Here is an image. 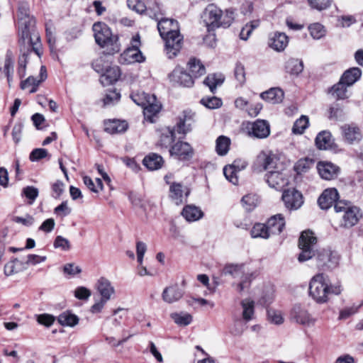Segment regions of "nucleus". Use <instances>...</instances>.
Returning a JSON list of instances; mask_svg holds the SVG:
<instances>
[{"label": "nucleus", "mask_w": 363, "mask_h": 363, "mask_svg": "<svg viewBox=\"0 0 363 363\" xmlns=\"http://www.w3.org/2000/svg\"><path fill=\"white\" fill-rule=\"evenodd\" d=\"M39 84V81L36 78L30 76L24 81L21 82V88L22 89H26L30 86H32L31 89L30 90V93H35L37 91V88Z\"/></svg>", "instance_id": "56"}, {"label": "nucleus", "mask_w": 363, "mask_h": 363, "mask_svg": "<svg viewBox=\"0 0 363 363\" xmlns=\"http://www.w3.org/2000/svg\"><path fill=\"white\" fill-rule=\"evenodd\" d=\"M188 67L191 75L195 79L206 74V68L199 60L191 58L188 62Z\"/></svg>", "instance_id": "33"}, {"label": "nucleus", "mask_w": 363, "mask_h": 363, "mask_svg": "<svg viewBox=\"0 0 363 363\" xmlns=\"http://www.w3.org/2000/svg\"><path fill=\"white\" fill-rule=\"evenodd\" d=\"M265 180L271 188L277 190L282 189L289 182L286 175L279 169L269 171L265 174Z\"/></svg>", "instance_id": "13"}, {"label": "nucleus", "mask_w": 363, "mask_h": 363, "mask_svg": "<svg viewBox=\"0 0 363 363\" xmlns=\"http://www.w3.org/2000/svg\"><path fill=\"white\" fill-rule=\"evenodd\" d=\"M317 238L314 233L308 230L302 232L298 240V247L301 252L298 255V260L303 262L309 260L315 255V246Z\"/></svg>", "instance_id": "5"}, {"label": "nucleus", "mask_w": 363, "mask_h": 363, "mask_svg": "<svg viewBox=\"0 0 363 363\" xmlns=\"http://www.w3.org/2000/svg\"><path fill=\"white\" fill-rule=\"evenodd\" d=\"M58 322L63 326L74 327L79 323V318L70 311L62 313L57 318Z\"/></svg>", "instance_id": "39"}, {"label": "nucleus", "mask_w": 363, "mask_h": 363, "mask_svg": "<svg viewBox=\"0 0 363 363\" xmlns=\"http://www.w3.org/2000/svg\"><path fill=\"white\" fill-rule=\"evenodd\" d=\"M121 72L118 66L108 67L101 74L100 81L104 85H109L116 82L120 78Z\"/></svg>", "instance_id": "27"}, {"label": "nucleus", "mask_w": 363, "mask_h": 363, "mask_svg": "<svg viewBox=\"0 0 363 363\" xmlns=\"http://www.w3.org/2000/svg\"><path fill=\"white\" fill-rule=\"evenodd\" d=\"M258 160L263 168L268 172L273 169H279V159L275 154L271 152H262L258 156Z\"/></svg>", "instance_id": "24"}, {"label": "nucleus", "mask_w": 363, "mask_h": 363, "mask_svg": "<svg viewBox=\"0 0 363 363\" xmlns=\"http://www.w3.org/2000/svg\"><path fill=\"white\" fill-rule=\"evenodd\" d=\"M338 199L337 189H327L321 194L318 199L319 206L322 209H328Z\"/></svg>", "instance_id": "21"}, {"label": "nucleus", "mask_w": 363, "mask_h": 363, "mask_svg": "<svg viewBox=\"0 0 363 363\" xmlns=\"http://www.w3.org/2000/svg\"><path fill=\"white\" fill-rule=\"evenodd\" d=\"M347 84H345L340 79V82L335 84L331 90L330 93L332 96H333L337 99H345L347 98Z\"/></svg>", "instance_id": "45"}, {"label": "nucleus", "mask_w": 363, "mask_h": 363, "mask_svg": "<svg viewBox=\"0 0 363 363\" xmlns=\"http://www.w3.org/2000/svg\"><path fill=\"white\" fill-rule=\"evenodd\" d=\"M182 215L188 222H194L201 219L203 216V213L196 206L187 205L183 208Z\"/></svg>", "instance_id": "29"}, {"label": "nucleus", "mask_w": 363, "mask_h": 363, "mask_svg": "<svg viewBox=\"0 0 363 363\" xmlns=\"http://www.w3.org/2000/svg\"><path fill=\"white\" fill-rule=\"evenodd\" d=\"M121 94L116 91H109L102 99L103 106H110L116 104L120 100Z\"/></svg>", "instance_id": "52"}, {"label": "nucleus", "mask_w": 363, "mask_h": 363, "mask_svg": "<svg viewBox=\"0 0 363 363\" xmlns=\"http://www.w3.org/2000/svg\"><path fill=\"white\" fill-rule=\"evenodd\" d=\"M250 234L253 238L267 239L270 237L266 224L262 223H256L252 228Z\"/></svg>", "instance_id": "47"}, {"label": "nucleus", "mask_w": 363, "mask_h": 363, "mask_svg": "<svg viewBox=\"0 0 363 363\" xmlns=\"http://www.w3.org/2000/svg\"><path fill=\"white\" fill-rule=\"evenodd\" d=\"M308 30L311 37L315 40H319L324 37L326 34V30L325 27L319 23L311 24L308 26Z\"/></svg>", "instance_id": "48"}, {"label": "nucleus", "mask_w": 363, "mask_h": 363, "mask_svg": "<svg viewBox=\"0 0 363 363\" xmlns=\"http://www.w3.org/2000/svg\"><path fill=\"white\" fill-rule=\"evenodd\" d=\"M54 247L55 248H60L64 251H67L70 249L71 245L67 239L61 235H58L54 241Z\"/></svg>", "instance_id": "61"}, {"label": "nucleus", "mask_w": 363, "mask_h": 363, "mask_svg": "<svg viewBox=\"0 0 363 363\" xmlns=\"http://www.w3.org/2000/svg\"><path fill=\"white\" fill-rule=\"evenodd\" d=\"M285 69L290 74L298 75L303 69V63L298 59L291 58L286 62Z\"/></svg>", "instance_id": "40"}, {"label": "nucleus", "mask_w": 363, "mask_h": 363, "mask_svg": "<svg viewBox=\"0 0 363 363\" xmlns=\"http://www.w3.org/2000/svg\"><path fill=\"white\" fill-rule=\"evenodd\" d=\"M257 199L255 195L247 194L242 198L241 203L246 211H252L257 205Z\"/></svg>", "instance_id": "55"}, {"label": "nucleus", "mask_w": 363, "mask_h": 363, "mask_svg": "<svg viewBox=\"0 0 363 363\" xmlns=\"http://www.w3.org/2000/svg\"><path fill=\"white\" fill-rule=\"evenodd\" d=\"M269 235H278L281 233L285 225L283 216L280 213L270 217L266 223Z\"/></svg>", "instance_id": "23"}, {"label": "nucleus", "mask_w": 363, "mask_h": 363, "mask_svg": "<svg viewBox=\"0 0 363 363\" xmlns=\"http://www.w3.org/2000/svg\"><path fill=\"white\" fill-rule=\"evenodd\" d=\"M288 43L287 35L284 33L277 32L269 38V45L270 48L277 51H282L286 48Z\"/></svg>", "instance_id": "28"}, {"label": "nucleus", "mask_w": 363, "mask_h": 363, "mask_svg": "<svg viewBox=\"0 0 363 363\" xmlns=\"http://www.w3.org/2000/svg\"><path fill=\"white\" fill-rule=\"evenodd\" d=\"M362 217V213L359 208L352 206L343 214L340 225L350 228L357 225Z\"/></svg>", "instance_id": "16"}, {"label": "nucleus", "mask_w": 363, "mask_h": 363, "mask_svg": "<svg viewBox=\"0 0 363 363\" xmlns=\"http://www.w3.org/2000/svg\"><path fill=\"white\" fill-rule=\"evenodd\" d=\"M96 43L101 48H107L112 53L118 52L121 45L117 35L112 34L110 28L104 23L97 22L92 27Z\"/></svg>", "instance_id": "4"}, {"label": "nucleus", "mask_w": 363, "mask_h": 363, "mask_svg": "<svg viewBox=\"0 0 363 363\" xmlns=\"http://www.w3.org/2000/svg\"><path fill=\"white\" fill-rule=\"evenodd\" d=\"M92 67L96 72L103 74L108 67V63L104 57H99L92 62Z\"/></svg>", "instance_id": "58"}, {"label": "nucleus", "mask_w": 363, "mask_h": 363, "mask_svg": "<svg viewBox=\"0 0 363 363\" xmlns=\"http://www.w3.org/2000/svg\"><path fill=\"white\" fill-rule=\"evenodd\" d=\"M245 164H243L241 168H239L235 164V162L230 165L225 166L223 168V174L225 178L232 184H237L238 182V172L240 171L241 169L245 167Z\"/></svg>", "instance_id": "36"}, {"label": "nucleus", "mask_w": 363, "mask_h": 363, "mask_svg": "<svg viewBox=\"0 0 363 363\" xmlns=\"http://www.w3.org/2000/svg\"><path fill=\"white\" fill-rule=\"evenodd\" d=\"M260 97L271 104H278L282 101L284 92L279 88H272L267 91L262 92Z\"/></svg>", "instance_id": "30"}, {"label": "nucleus", "mask_w": 363, "mask_h": 363, "mask_svg": "<svg viewBox=\"0 0 363 363\" xmlns=\"http://www.w3.org/2000/svg\"><path fill=\"white\" fill-rule=\"evenodd\" d=\"M309 124V118L306 116H301L297 119L292 128V132L294 134H302L304 130L308 128Z\"/></svg>", "instance_id": "49"}, {"label": "nucleus", "mask_w": 363, "mask_h": 363, "mask_svg": "<svg viewBox=\"0 0 363 363\" xmlns=\"http://www.w3.org/2000/svg\"><path fill=\"white\" fill-rule=\"evenodd\" d=\"M128 7L138 13H143L146 10L145 4L140 0H127Z\"/></svg>", "instance_id": "59"}, {"label": "nucleus", "mask_w": 363, "mask_h": 363, "mask_svg": "<svg viewBox=\"0 0 363 363\" xmlns=\"http://www.w3.org/2000/svg\"><path fill=\"white\" fill-rule=\"evenodd\" d=\"M316 167L320 177L325 180L335 179L340 172V168L330 162L320 161Z\"/></svg>", "instance_id": "17"}, {"label": "nucleus", "mask_w": 363, "mask_h": 363, "mask_svg": "<svg viewBox=\"0 0 363 363\" xmlns=\"http://www.w3.org/2000/svg\"><path fill=\"white\" fill-rule=\"evenodd\" d=\"M13 73V62L10 55L7 54L4 62V69H2V68L0 67V79L4 76L6 77L9 85L11 86Z\"/></svg>", "instance_id": "41"}, {"label": "nucleus", "mask_w": 363, "mask_h": 363, "mask_svg": "<svg viewBox=\"0 0 363 363\" xmlns=\"http://www.w3.org/2000/svg\"><path fill=\"white\" fill-rule=\"evenodd\" d=\"M201 103L210 109L218 108L222 105V101L216 96L203 98Z\"/></svg>", "instance_id": "53"}, {"label": "nucleus", "mask_w": 363, "mask_h": 363, "mask_svg": "<svg viewBox=\"0 0 363 363\" xmlns=\"http://www.w3.org/2000/svg\"><path fill=\"white\" fill-rule=\"evenodd\" d=\"M201 18L208 30L220 26L229 27L234 19L233 12L226 10L224 13L216 5L208 4L204 9Z\"/></svg>", "instance_id": "2"}, {"label": "nucleus", "mask_w": 363, "mask_h": 363, "mask_svg": "<svg viewBox=\"0 0 363 363\" xmlns=\"http://www.w3.org/2000/svg\"><path fill=\"white\" fill-rule=\"evenodd\" d=\"M148 99L143 107V113L145 117L152 122V117L160 112L161 104L157 101L155 95H151Z\"/></svg>", "instance_id": "26"}, {"label": "nucleus", "mask_w": 363, "mask_h": 363, "mask_svg": "<svg viewBox=\"0 0 363 363\" xmlns=\"http://www.w3.org/2000/svg\"><path fill=\"white\" fill-rule=\"evenodd\" d=\"M340 130L344 141L348 144H354L362 139L361 130L354 123L345 124L341 126Z\"/></svg>", "instance_id": "15"}, {"label": "nucleus", "mask_w": 363, "mask_h": 363, "mask_svg": "<svg viewBox=\"0 0 363 363\" xmlns=\"http://www.w3.org/2000/svg\"><path fill=\"white\" fill-rule=\"evenodd\" d=\"M267 317L270 323L280 325L284 322V318L281 311L269 308L267 310Z\"/></svg>", "instance_id": "54"}, {"label": "nucleus", "mask_w": 363, "mask_h": 363, "mask_svg": "<svg viewBox=\"0 0 363 363\" xmlns=\"http://www.w3.org/2000/svg\"><path fill=\"white\" fill-rule=\"evenodd\" d=\"M249 135L253 138L264 139L270 135V125L267 121L257 119L250 124Z\"/></svg>", "instance_id": "12"}, {"label": "nucleus", "mask_w": 363, "mask_h": 363, "mask_svg": "<svg viewBox=\"0 0 363 363\" xmlns=\"http://www.w3.org/2000/svg\"><path fill=\"white\" fill-rule=\"evenodd\" d=\"M330 281L327 275L319 273L313 277L309 284V294L317 303H322L328 301L330 294H338L340 293V287L330 286Z\"/></svg>", "instance_id": "3"}, {"label": "nucleus", "mask_w": 363, "mask_h": 363, "mask_svg": "<svg viewBox=\"0 0 363 363\" xmlns=\"http://www.w3.org/2000/svg\"><path fill=\"white\" fill-rule=\"evenodd\" d=\"M184 295L183 289L177 284H173L166 287L162 294L164 301L172 303L179 301Z\"/></svg>", "instance_id": "22"}, {"label": "nucleus", "mask_w": 363, "mask_h": 363, "mask_svg": "<svg viewBox=\"0 0 363 363\" xmlns=\"http://www.w3.org/2000/svg\"><path fill=\"white\" fill-rule=\"evenodd\" d=\"M127 128L128 124L125 121L112 120L105 123L104 130L110 134H118L125 132Z\"/></svg>", "instance_id": "32"}, {"label": "nucleus", "mask_w": 363, "mask_h": 363, "mask_svg": "<svg viewBox=\"0 0 363 363\" xmlns=\"http://www.w3.org/2000/svg\"><path fill=\"white\" fill-rule=\"evenodd\" d=\"M140 44V36L136 35L132 38L131 46L118 57V62L122 65H129L144 62L145 57L139 49Z\"/></svg>", "instance_id": "6"}, {"label": "nucleus", "mask_w": 363, "mask_h": 363, "mask_svg": "<svg viewBox=\"0 0 363 363\" xmlns=\"http://www.w3.org/2000/svg\"><path fill=\"white\" fill-rule=\"evenodd\" d=\"M316 262L318 268H330L337 264L336 257L330 250L323 249L316 252Z\"/></svg>", "instance_id": "20"}, {"label": "nucleus", "mask_w": 363, "mask_h": 363, "mask_svg": "<svg viewBox=\"0 0 363 363\" xmlns=\"http://www.w3.org/2000/svg\"><path fill=\"white\" fill-rule=\"evenodd\" d=\"M147 15L155 20H159V16L162 14L161 5L156 2H150L147 6H146V10Z\"/></svg>", "instance_id": "51"}, {"label": "nucleus", "mask_w": 363, "mask_h": 363, "mask_svg": "<svg viewBox=\"0 0 363 363\" xmlns=\"http://www.w3.org/2000/svg\"><path fill=\"white\" fill-rule=\"evenodd\" d=\"M18 28L20 43H27L29 48L40 43L39 34L35 30V21L30 16L29 5L22 1L18 6Z\"/></svg>", "instance_id": "1"}, {"label": "nucleus", "mask_w": 363, "mask_h": 363, "mask_svg": "<svg viewBox=\"0 0 363 363\" xmlns=\"http://www.w3.org/2000/svg\"><path fill=\"white\" fill-rule=\"evenodd\" d=\"M21 44L20 50L21 55H20L18 62V74L20 78H23L26 75V64L29 54L31 53L32 51H34L39 56L40 53L38 49V44L31 45L30 48L27 43Z\"/></svg>", "instance_id": "11"}, {"label": "nucleus", "mask_w": 363, "mask_h": 363, "mask_svg": "<svg viewBox=\"0 0 363 363\" xmlns=\"http://www.w3.org/2000/svg\"><path fill=\"white\" fill-rule=\"evenodd\" d=\"M96 288L101 298L107 301H109L115 294V289L111 281L104 277H101L98 280Z\"/></svg>", "instance_id": "25"}, {"label": "nucleus", "mask_w": 363, "mask_h": 363, "mask_svg": "<svg viewBox=\"0 0 363 363\" xmlns=\"http://www.w3.org/2000/svg\"><path fill=\"white\" fill-rule=\"evenodd\" d=\"M355 22L356 20L352 16H341L337 17V25L342 28H347Z\"/></svg>", "instance_id": "64"}, {"label": "nucleus", "mask_w": 363, "mask_h": 363, "mask_svg": "<svg viewBox=\"0 0 363 363\" xmlns=\"http://www.w3.org/2000/svg\"><path fill=\"white\" fill-rule=\"evenodd\" d=\"M333 144V137L329 131H321L315 138V145L320 150L329 149L332 147Z\"/></svg>", "instance_id": "31"}, {"label": "nucleus", "mask_w": 363, "mask_h": 363, "mask_svg": "<svg viewBox=\"0 0 363 363\" xmlns=\"http://www.w3.org/2000/svg\"><path fill=\"white\" fill-rule=\"evenodd\" d=\"M230 140L224 135L219 136L216 141V151L219 155H225L230 147Z\"/></svg>", "instance_id": "44"}, {"label": "nucleus", "mask_w": 363, "mask_h": 363, "mask_svg": "<svg viewBox=\"0 0 363 363\" xmlns=\"http://www.w3.org/2000/svg\"><path fill=\"white\" fill-rule=\"evenodd\" d=\"M247 323L241 319L235 320L230 329V334L233 336L240 337L247 328Z\"/></svg>", "instance_id": "50"}, {"label": "nucleus", "mask_w": 363, "mask_h": 363, "mask_svg": "<svg viewBox=\"0 0 363 363\" xmlns=\"http://www.w3.org/2000/svg\"><path fill=\"white\" fill-rule=\"evenodd\" d=\"M362 72L358 67L351 68L344 72L341 77V80L347 86H350L354 84L361 77Z\"/></svg>", "instance_id": "34"}, {"label": "nucleus", "mask_w": 363, "mask_h": 363, "mask_svg": "<svg viewBox=\"0 0 363 363\" xmlns=\"http://www.w3.org/2000/svg\"><path fill=\"white\" fill-rule=\"evenodd\" d=\"M169 152L172 156H174L180 160H189L193 157L194 154L191 145L183 141H179L173 145Z\"/></svg>", "instance_id": "10"}, {"label": "nucleus", "mask_w": 363, "mask_h": 363, "mask_svg": "<svg viewBox=\"0 0 363 363\" xmlns=\"http://www.w3.org/2000/svg\"><path fill=\"white\" fill-rule=\"evenodd\" d=\"M194 113L191 111H184L179 117V121L173 130H169V135L166 136L167 142L172 143L175 138V132L179 134L186 135L191 130V125Z\"/></svg>", "instance_id": "7"}, {"label": "nucleus", "mask_w": 363, "mask_h": 363, "mask_svg": "<svg viewBox=\"0 0 363 363\" xmlns=\"http://www.w3.org/2000/svg\"><path fill=\"white\" fill-rule=\"evenodd\" d=\"M259 26L258 21H251L250 23H247L244 26L240 33V38L242 40H247L252 30Z\"/></svg>", "instance_id": "57"}, {"label": "nucleus", "mask_w": 363, "mask_h": 363, "mask_svg": "<svg viewBox=\"0 0 363 363\" xmlns=\"http://www.w3.org/2000/svg\"><path fill=\"white\" fill-rule=\"evenodd\" d=\"M224 81V77L221 74H208L205 80L203 81V84L209 87L211 91L214 93L216 90L218 86H220L223 84Z\"/></svg>", "instance_id": "43"}, {"label": "nucleus", "mask_w": 363, "mask_h": 363, "mask_svg": "<svg viewBox=\"0 0 363 363\" xmlns=\"http://www.w3.org/2000/svg\"><path fill=\"white\" fill-rule=\"evenodd\" d=\"M223 274L230 275L233 277H238L245 274L244 264H228L223 269Z\"/></svg>", "instance_id": "42"}, {"label": "nucleus", "mask_w": 363, "mask_h": 363, "mask_svg": "<svg viewBox=\"0 0 363 363\" xmlns=\"http://www.w3.org/2000/svg\"><path fill=\"white\" fill-rule=\"evenodd\" d=\"M165 41L167 54L169 58L175 57L182 48V36L179 32L162 38Z\"/></svg>", "instance_id": "14"}, {"label": "nucleus", "mask_w": 363, "mask_h": 363, "mask_svg": "<svg viewBox=\"0 0 363 363\" xmlns=\"http://www.w3.org/2000/svg\"><path fill=\"white\" fill-rule=\"evenodd\" d=\"M169 196L177 205L183 202L184 189L180 183L173 182L169 186Z\"/></svg>", "instance_id": "38"}, {"label": "nucleus", "mask_w": 363, "mask_h": 363, "mask_svg": "<svg viewBox=\"0 0 363 363\" xmlns=\"http://www.w3.org/2000/svg\"><path fill=\"white\" fill-rule=\"evenodd\" d=\"M151 96L150 94L145 92H138L131 95V99L137 105L142 106L143 108L147 104L149 100L148 98Z\"/></svg>", "instance_id": "60"}, {"label": "nucleus", "mask_w": 363, "mask_h": 363, "mask_svg": "<svg viewBox=\"0 0 363 363\" xmlns=\"http://www.w3.org/2000/svg\"><path fill=\"white\" fill-rule=\"evenodd\" d=\"M143 163L150 170H156L162 166L163 159L160 155L153 153L146 156Z\"/></svg>", "instance_id": "35"}, {"label": "nucleus", "mask_w": 363, "mask_h": 363, "mask_svg": "<svg viewBox=\"0 0 363 363\" xmlns=\"http://www.w3.org/2000/svg\"><path fill=\"white\" fill-rule=\"evenodd\" d=\"M170 317L176 324L180 326H186L192 321V316L188 313H173Z\"/></svg>", "instance_id": "46"}, {"label": "nucleus", "mask_w": 363, "mask_h": 363, "mask_svg": "<svg viewBox=\"0 0 363 363\" xmlns=\"http://www.w3.org/2000/svg\"><path fill=\"white\" fill-rule=\"evenodd\" d=\"M310 6L318 11L328 8L331 4V0H308Z\"/></svg>", "instance_id": "62"}, {"label": "nucleus", "mask_w": 363, "mask_h": 363, "mask_svg": "<svg viewBox=\"0 0 363 363\" xmlns=\"http://www.w3.org/2000/svg\"><path fill=\"white\" fill-rule=\"evenodd\" d=\"M169 80L180 86L191 87L194 84V78L182 67H176L169 74Z\"/></svg>", "instance_id": "9"}, {"label": "nucleus", "mask_w": 363, "mask_h": 363, "mask_svg": "<svg viewBox=\"0 0 363 363\" xmlns=\"http://www.w3.org/2000/svg\"><path fill=\"white\" fill-rule=\"evenodd\" d=\"M23 194L30 199V203H32L38 196V189L34 186H28L23 188Z\"/></svg>", "instance_id": "63"}, {"label": "nucleus", "mask_w": 363, "mask_h": 363, "mask_svg": "<svg viewBox=\"0 0 363 363\" xmlns=\"http://www.w3.org/2000/svg\"><path fill=\"white\" fill-rule=\"evenodd\" d=\"M291 315L297 323L305 326L313 325L315 322V319L311 315L308 311L299 305H296L294 307Z\"/></svg>", "instance_id": "18"}, {"label": "nucleus", "mask_w": 363, "mask_h": 363, "mask_svg": "<svg viewBox=\"0 0 363 363\" xmlns=\"http://www.w3.org/2000/svg\"><path fill=\"white\" fill-rule=\"evenodd\" d=\"M281 199L285 207L290 211L298 210L303 204L302 194L295 189L284 191Z\"/></svg>", "instance_id": "8"}, {"label": "nucleus", "mask_w": 363, "mask_h": 363, "mask_svg": "<svg viewBox=\"0 0 363 363\" xmlns=\"http://www.w3.org/2000/svg\"><path fill=\"white\" fill-rule=\"evenodd\" d=\"M157 21V29L162 38L179 32L177 21L171 18H162Z\"/></svg>", "instance_id": "19"}, {"label": "nucleus", "mask_w": 363, "mask_h": 363, "mask_svg": "<svg viewBox=\"0 0 363 363\" xmlns=\"http://www.w3.org/2000/svg\"><path fill=\"white\" fill-rule=\"evenodd\" d=\"M242 307V320L249 322L254 318L255 302L250 299L246 298L241 301Z\"/></svg>", "instance_id": "37"}]
</instances>
